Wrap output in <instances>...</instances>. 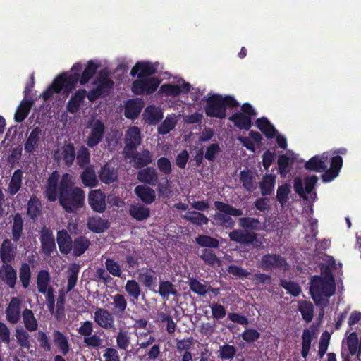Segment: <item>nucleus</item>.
Returning <instances> with one entry per match:
<instances>
[{
	"instance_id": "1",
	"label": "nucleus",
	"mask_w": 361,
	"mask_h": 361,
	"mask_svg": "<svg viewBox=\"0 0 361 361\" xmlns=\"http://www.w3.org/2000/svg\"><path fill=\"white\" fill-rule=\"evenodd\" d=\"M99 65L93 61H89L82 72V65L75 63L71 69V73L59 74L53 81L51 85L47 88V99L49 97L52 92L61 93L62 92L69 93L75 88L78 82L81 85H85L96 73Z\"/></svg>"
},
{
	"instance_id": "2",
	"label": "nucleus",
	"mask_w": 361,
	"mask_h": 361,
	"mask_svg": "<svg viewBox=\"0 0 361 361\" xmlns=\"http://www.w3.org/2000/svg\"><path fill=\"white\" fill-rule=\"evenodd\" d=\"M69 175L65 173L60 180L56 200L68 213H76L85 206V191L78 186H72L68 179Z\"/></svg>"
},
{
	"instance_id": "3",
	"label": "nucleus",
	"mask_w": 361,
	"mask_h": 361,
	"mask_svg": "<svg viewBox=\"0 0 361 361\" xmlns=\"http://www.w3.org/2000/svg\"><path fill=\"white\" fill-rule=\"evenodd\" d=\"M336 284L332 274L329 271L324 277L314 275L310 281V293L317 307H326L329 298L334 295Z\"/></svg>"
},
{
	"instance_id": "4",
	"label": "nucleus",
	"mask_w": 361,
	"mask_h": 361,
	"mask_svg": "<svg viewBox=\"0 0 361 361\" xmlns=\"http://www.w3.org/2000/svg\"><path fill=\"white\" fill-rule=\"evenodd\" d=\"M238 224L243 229H233L230 232L228 235L230 240L240 245H252L256 248L259 247L262 243L257 239L258 234L247 230H258L259 219L252 217H242L238 219Z\"/></svg>"
},
{
	"instance_id": "5",
	"label": "nucleus",
	"mask_w": 361,
	"mask_h": 361,
	"mask_svg": "<svg viewBox=\"0 0 361 361\" xmlns=\"http://www.w3.org/2000/svg\"><path fill=\"white\" fill-rule=\"evenodd\" d=\"M206 102L204 111L208 117L223 119L226 116V108L233 109L239 106L238 101L231 95L222 96L214 94L207 98L204 97Z\"/></svg>"
},
{
	"instance_id": "6",
	"label": "nucleus",
	"mask_w": 361,
	"mask_h": 361,
	"mask_svg": "<svg viewBox=\"0 0 361 361\" xmlns=\"http://www.w3.org/2000/svg\"><path fill=\"white\" fill-rule=\"evenodd\" d=\"M215 209L219 212L213 215V219L216 226L226 229H233L235 225V220L231 216H240L243 215L242 209L221 201L214 202Z\"/></svg>"
},
{
	"instance_id": "7",
	"label": "nucleus",
	"mask_w": 361,
	"mask_h": 361,
	"mask_svg": "<svg viewBox=\"0 0 361 361\" xmlns=\"http://www.w3.org/2000/svg\"><path fill=\"white\" fill-rule=\"evenodd\" d=\"M159 77L137 78L131 85V91L135 95H150L154 93L161 84Z\"/></svg>"
},
{
	"instance_id": "8",
	"label": "nucleus",
	"mask_w": 361,
	"mask_h": 361,
	"mask_svg": "<svg viewBox=\"0 0 361 361\" xmlns=\"http://www.w3.org/2000/svg\"><path fill=\"white\" fill-rule=\"evenodd\" d=\"M87 202L95 212L103 213L106 209V195L100 189L91 190L87 195Z\"/></svg>"
},
{
	"instance_id": "9",
	"label": "nucleus",
	"mask_w": 361,
	"mask_h": 361,
	"mask_svg": "<svg viewBox=\"0 0 361 361\" xmlns=\"http://www.w3.org/2000/svg\"><path fill=\"white\" fill-rule=\"evenodd\" d=\"M158 63L150 61H138L130 70V75L137 78L152 77L157 73Z\"/></svg>"
},
{
	"instance_id": "10",
	"label": "nucleus",
	"mask_w": 361,
	"mask_h": 361,
	"mask_svg": "<svg viewBox=\"0 0 361 361\" xmlns=\"http://www.w3.org/2000/svg\"><path fill=\"white\" fill-rule=\"evenodd\" d=\"M93 319L94 322L102 329L106 330L115 329L114 316L106 309L97 308Z\"/></svg>"
},
{
	"instance_id": "11",
	"label": "nucleus",
	"mask_w": 361,
	"mask_h": 361,
	"mask_svg": "<svg viewBox=\"0 0 361 361\" xmlns=\"http://www.w3.org/2000/svg\"><path fill=\"white\" fill-rule=\"evenodd\" d=\"M127 159H131L134 162V167L141 169L152 162V154L148 149H144L142 152L131 151L124 154Z\"/></svg>"
},
{
	"instance_id": "12",
	"label": "nucleus",
	"mask_w": 361,
	"mask_h": 361,
	"mask_svg": "<svg viewBox=\"0 0 361 361\" xmlns=\"http://www.w3.org/2000/svg\"><path fill=\"white\" fill-rule=\"evenodd\" d=\"M288 265L285 258L278 254L267 253L261 258V268L263 270L283 269Z\"/></svg>"
},
{
	"instance_id": "13",
	"label": "nucleus",
	"mask_w": 361,
	"mask_h": 361,
	"mask_svg": "<svg viewBox=\"0 0 361 361\" xmlns=\"http://www.w3.org/2000/svg\"><path fill=\"white\" fill-rule=\"evenodd\" d=\"M105 133V126L100 119L94 121L91 131L87 138L86 144L93 148L102 140Z\"/></svg>"
},
{
	"instance_id": "14",
	"label": "nucleus",
	"mask_w": 361,
	"mask_h": 361,
	"mask_svg": "<svg viewBox=\"0 0 361 361\" xmlns=\"http://www.w3.org/2000/svg\"><path fill=\"white\" fill-rule=\"evenodd\" d=\"M141 143L140 130L137 126L129 128L126 134L124 154L126 152L135 151Z\"/></svg>"
},
{
	"instance_id": "15",
	"label": "nucleus",
	"mask_w": 361,
	"mask_h": 361,
	"mask_svg": "<svg viewBox=\"0 0 361 361\" xmlns=\"http://www.w3.org/2000/svg\"><path fill=\"white\" fill-rule=\"evenodd\" d=\"M328 160L327 153L315 155L305 162L304 167L310 171L323 172L327 169Z\"/></svg>"
},
{
	"instance_id": "16",
	"label": "nucleus",
	"mask_w": 361,
	"mask_h": 361,
	"mask_svg": "<svg viewBox=\"0 0 361 361\" xmlns=\"http://www.w3.org/2000/svg\"><path fill=\"white\" fill-rule=\"evenodd\" d=\"M99 178L102 183L110 185L118 181V169L109 162L104 164L98 172Z\"/></svg>"
},
{
	"instance_id": "17",
	"label": "nucleus",
	"mask_w": 361,
	"mask_h": 361,
	"mask_svg": "<svg viewBox=\"0 0 361 361\" xmlns=\"http://www.w3.org/2000/svg\"><path fill=\"white\" fill-rule=\"evenodd\" d=\"M21 301L18 298H11L7 308L6 309V319L8 322L15 324L20 319Z\"/></svg>"
},
{
	"instance_id": "18",
	"label": "nucleus",
	"mask_w": 361,
	"mask_h": 361,
	"mask_svg": "<svg viewBox=\"0 0 361 361\" xmlns=\"http://www.w3.org/2000/svg\"><path fill=\"white\" fill-rule=\"evenodd\" d=\"M137 180L149 185H156L159 180L158 172L154 167H145L141 169L137 175Z\"/></svg>"
},
{
	"instance_id": "19",
	"label": "nucleus",
	"mask_w": 361,
	"mask_h": 361,
	"mask_svg": "<svg viewBox=\"0 0 361 361\" xmlns=\"http://www.w3.org/2000/svg\"><path fill=\"white\" fill-rule=\"evenodd\" d=\"M73 239L65 229L57 232L56 241L59 251L63 255L71 254L73 245Z\"/></svg>"
},
{
	"instance_id": "20",
	"label": "nucleus",
	"mask_w": 361,
	"mask_h": 361,
	"mask_svg": "<svg viewBox=\"0 0 361 361\" xmlns=\"http://www.w3.org/2000/svg\"><path fill=\"white\" fill-rule=\"evenodd\" d=\"M143 108V102L141 99H131L126 102L124 109V115L128 119L134 120L137 118Z\"/></svg>"
},
{
	"instance_id": "21",
	"label": "nucleus",
	"mask_w": 361,
	"mask_h": 361,
	"mask_svg": "<svg viewBox=\"0 0 361 361\" xmlns=\"http://www.w3.org/2000/svg\"><path fill=\"white\" fill-rule=\"evenodd\" d=\"M93 84L97 85L96 88L102 93L103 97L106 96L114 86L113 80L108 78V72L105 70H102L99 72V77Z\"/></svg>"
},
{
	"instance_id": "22",
	"label": "nucleus",
	"mask_w": 361,
	"mask_h": 361,
	"mask_svg": "<svg viewBox=\"0 0 361 361\" xmlns=\"http://www.w3.org/2000/svg\"><path fill=\"white\" fill-rule=\"evenodd\" d=\"M0 279L11 288H14L17 280L16 270L9 264H3L0 267Z\"/></svg>"
},
{
	"instance_id": "23",
	"label": "nucleus",
	"mask_w": 361,
	"mask_h": 361,
	"mask_svg": "<svg viewBox=\"0 0 361 361\" xmlns=\"http://www.w3.org/2000/svg\"><path fill=\"white\" fill-rule=\"evenodd\" d=\"M42 141V130L39 128H35L25 143V150L29 153L37 151Z\"/></svg>"
},
{
	"instance_id": "24",
	"label": "nucleus",
	"mask_w": 361,
	"mask_h": 361,
	"mask_svg": "<svg viewBox=\"0 0 361 361\" xmlns=\"http://www.w3.org/2000/svg\"><path fill=\"white\" fill-rule=\"evenodd\" d=\"M90 240L84 235H79L73 240L71 254L75 257L82 255L90 247Z\"/></svg>"
},
{
	"instance_id": "25",
	"label": "nucleus",
	"mask_w": 361,
	"mask_h": 361,
	"mask_svg": "<svg viewBox=\"0 0 361 361\" xmlns=\"http://www.w3.org/2000/svg\"><path fill=\"white\" fill-rule=\"evenodd\" d=\"M110 226L109 221L99 216L90 217L87 219V228L94 233H101L107 230Z\"/></svg>"
},
{
	"instance_id": "26",
	"label": "nucleus",
	"mask_w": 361,
	"mask_h": 361,
	"mask_svg": "<svg viewBox=\"0 0 361 361\" xmlns=\"http://www.w3.org/2000/svg\"><path fill=\"white\" fill-rule=\"evenodd\" d=\"M134 192L140 200L147 204H152L156 199L155 191L146 185L136 186Z\"/></svg>"
},
{
	"instance_id": "27",
	"label": "nucleus",
	"mask_w": 361,
	"mask_h": 361,
	"mask_svg": "<svg viewBox=\"0 0 361 361\" xmlns=\"http://www.w3.org/2000/svg\"><path fill=\"white\" fill-rule=\"evenodd\" d=\"M143 117L145 123L155 126L162 120L163 112L154 105H150L145 108Z\"/></svg>"
},
{
	"instance_id": "28",
	"label": "nucleus",
	"mask_w": 361,
	"mask_h": 361,
	"mask_svg": "<svg viewBox=\"0 0 361 361\" xmlns=\"http://www.w3.org/2000/svg\"><path fill=\"white\" fill-rule=\"evenodd\" d=\"M59 178V174L57 171H55L47 180V198L51 202L56 200V193L59 185V183L58 184Z\"/></svg>"
},
{
	"instance_id": "29",
	"label": "nucleus",
	"mask_w": 361,
	"mask_h": 361,
	"mask_svg": "<svg viewBox=\"0 0 361 361\" xmlns=\"http://www.w3.org/2000/svg\"><path fill=\"white\" fill-rule=\"evenodd\" d=\"M255 124L257 128L268 139H272L275 137L277 134V130L265 117L257 118L255 121Z\"/></svg>"
},
{
	"instance_id": "30",
	"label": "nucleus",
	"mask_w": 361,
	"mask_h": 361,
	"mask_svg": "<svg viewBox=\"0 0 361 361\" xmlns=\"http://www.w3.org/2000/svg\"><path fill=\"white\" fill-rule=\"evenodd\" d=\"M228 119L233 123L236 128L240 130H248L252 125V118L240 111L232 114Z\"/></svg>"
},
{
	"instance_id": "31",
	"label": "nucleus",
	"mask_w": 361,
	"mask_h": 361,
	"mask_svg": "<svg viewBox=\"0 0 361 361\" xmlns=\"http://www.w3.org/2000/svg\"><path fill=\"white\" fill-rule=\"evenodd\" d=\"M84 170L80 174L82 184L85 187L94 188L98 185V179L94 169V166L90 165L83 168Z\"/></svg>"
},
{
	"instance_id": "32",
	"label": "nucleus",
	"mask_w": 361,
	"mask_h": 361,
	"mask_svg": "<svg viewBox=\"0 0 361 361\" xmlns=\"http://www.w3.org/2000/svg\"><path fill=\"white\" fill-rule=\"evenodd\" d=\"M85 94L86 91L85 90H78L73 94L67 103V111L71 114L78 112L85 97Z\"/></svg>"
},
{
	"instance_id": "33",
	"label": "nucleus",
	"mask_w": 361,
	"mask_h": 361,
	"mask_svg": "<svg viewBox=\"0 0 361 361\" xmlns=\"http://www.w3.org/2000/svg\"><path fill=\"white\" fill-rule=\"evenodd\" d=\"M113 300V311L114 314L117 317H121L127 308L128 302L124 295L116 293L111 296Z\"/></svg>"
},
{
	"instance_id": "34",
	"label": "nucleus",
	"mask_w": 361,
	"mask_h": 361,
	"mask_svg": "<svg viewBox=\"0 0 361 361\" xmlns=\"http://www.w3.org/2000/svg\"><path fill=\"white\" fill-rule=\"evenodd\" d=\"M23 184V171L17 169L13 173L9 181L6 192L10 195H16L22 187Z\"/></svg>"
},
{
	"instance_id": "35",
	"label": "nucleus",
	"mask_w": 361,
	"mask_h": 361,
	"mask_svg": "<svg viewBox=\"0 0 361 361\" xmlns=\"http://www.w3.org/2000/svg\"><path fill=\"white\" fill-rule=\"evenodd\" d=\"M130 215L137 221L147 219L150 215V209L141 204H132L129 209Z\"/></svg>"
},
{
	"instance_id": "36",
	"label": "nucleus",
	"mask_w": 361,
	"mask_h": 361,
	"mask_svg": "<svg viewBox=\"0 0 361 361\" xmlns=\"http://www.w3.org/2000/svg\"><path fill=\"white\" fill-rule=\"evenodd\" d=\"M79 272L80 266L76 263H73L68 267L66 271L68 280L66 293L71 291L76 286Z\"/></svg>"
},
{
	"instance_id": "37",
	"label": "nucleus",
	"mask_w": 361,
	"mask_h": 361,
	"mask_svg": "<svg viewBox=\"0 0 361 361\" xmlns=\"http://www.w3.org/2000/svg\"><path fill=\"white\" fill-rule=\"evenodd\" d=\"M158 293L164 300H169V295L178 296V291L176 286L169 281H162L159 282Z\"/></svg>"
},
{
	"instance_id": "38",
	"label": "nucleus",
	"mask_w": 361,
	"mask_h": 361,
	"mask_svg": "<svg viewBox=\"0 0 361 361\" xmlns=\"http://www.w3.org/2000/svg\"><path fill=\"white\" fill-rule=\"evenodd\" d=\"M138 279L141 281L142 285L149 290L156 292L152 288L156 286L157 278L154 276V271L152 269H148L147 271L139 273Z\"/></svg>"
},
{
	"instance_id": "39",
	"label": "nucleus",
	"mask_w": 361,
	"mask_h": 361,
	"mask_svg": "<svg viewBox=\"0 0 361 361\" xmlns=\"http://www.w3.org/2000/svg\"><path fill=\"white\" fill-rule=\"evenodd\" d=\"M54 343L63 355H66L68 353L70 346L68 339L60 331H54Z\"/></svg>"
},
{
	"instance_id": "40",
	"label": "nucleus",
	"mask_w": 361,
	"mask_h": 361,
	"mask_svg": "<svg viewBox=\"0 0 361 361\" xmlns=\"http://www.w3.org/2000/svg\"><path fill=\"white\" fill-rule=\"evenodd\" d=\"M276 176L271 173L266 174L259 184V188L262 196H267L274 190Z\"/></svg>"
},
{
	"instance_id": "41",
	"label": "nucleus",
	"mask_w": 361,
	"mask_h": 361,
	"mask_svg": "<svg viewBox=\"0 0 361 361\" xmlns=\"http://www.w3.org/2000/svg\"><path fill=\"white\" fill-rule=\"evenodd\" d=\"M183 218L191 224L198 226L207 225L209 223L208 217H207L203 213L197 211L188 212Z\"/></svg>"
},
{
	"instance_id": "42",
	"label": "nucleus",
	"mask_w": 361,
	"mask_h": 361,
	"mask_svg": "<svg viewBox=\"0 0 361 361\" xmlns=\"http://www.w3.org/2000/svg\"><path fill=\"white\" fill-rule=\"evenodd\" d=\"M0 255L4 264H9L14 259L15 252L9 240L3 241L0 250Z\"/></svg>"
},
{
	"instance_id": "43",
	"label": "nucleus",
	"mask_w": 361,
	"mask_h": 361,
	"mask_svg": "<svg viewBox=\"0 0 361 361\" xmlns=\"http://www.w3.org/2000/svg\"><path fill=\"white\" fill-rule=\"evenodd\" d=\"M125 290L133 302L137 301L141 294V288L139 283L133 279L128 280L125 286Z\"/></svg>"
},
{
	"instance_id": "44",
	"label": "nucleus",
	"mask_w": 361,
	"mask_h": 361,
	"mask_svg": "<svg viewBox=\"0 0 361 361\" xmlns=\"http://www.w3.org/2000/svg\"><path fill=\"white\" fill-rule=\"evenodd\" d=\"M240 180L243 188L248 192H252L255 189V177L252 171L245 169L240 172Z\"/></svg>"
},
{
	"instance_id": "45",
	"label": "nucleus",
	"mask_w": 361,
	"mask_h": 361,
	"mask_svg": "<svg viewBox=\"0 0 361 361\" xmlns=\"http://www.w3.org/2000/svg\"><path fill=\"white\" fill-rule=\"evenodd\" d=\"M298 310L302 319L307 323L310 322L314 316V306L310 301L303 300L299 302Z\"/></svg>"
},
{
	"instance_id": "46",
	"label": "nucleus",
	"mask_w": 361,
	"mask_h": 361,
	"mask_svg": "<svg viewBox=\"0 0 361 361\" xmlns=\"http://www.w3.org/2000/svg\"><path fill=\"white\" fill-rule=\"evenodd\" d=\"M23 220L19 213H16L13 216L12 225V239L15 242H18L23 235Z\"/></svg>"
},
{
	"instance_id": "47",
	"label": "nucleus",
	"mask_w": 361,
	"mask_h": 361,
	"mask_svg": "<svg viewBox=\"0 0 361 361\" xmlns=\"http://www.w3.org/2000/svg\"><path fill=\"white\" fill-rule=\"evenodd\" d=\"M32 106L30 100H23L18 107L14 118L16 122L20 123L25 119Z\"/></svg>"
},
{
	"instance_id": "48",
	"label": "nucleus",
	"mask_w": 361,
	"mask_h": 361,
	"mask_svg": "<svg viewBox=\"0 0 361 361\" xmlns=\"http://www.w3.org/2000/svg\"><path fill=\"white\" fill-rule=\"evenodd\" d=\"M75 157L77 164L80 168L83 169L86 166H90V150L84 145L79 148Z\"/></svg>"
},
{
	"instance_id": "49",
	"label": "nucleus",
	"mask_w": 361,
	"mask_h": 361,
	"mask_svg": "<svg viewBox=\"0 0 361 361\" xmlns=\"http://www.w3.org/2000/svg\"><path fill=\"white\" fill-rule=\"evenodd\" d=\"M62 157L64 161V164L67 166H71L73 165L74 160L75 159V149L73 143L69 142L64 145L62 149Z\"/></svg>"
},
{
	"instance_id": "50",
	"label": "nucleus",
	"mask_w": 361,
	"mask_h": 361,
	"mask_svg": "<svg viewBox=\"0 0 361 361\" xmlns=\"http://www.w3.org/2000/svg\"><path fill=\"white\" fill-rule=\"evenodd\" d=\"M195 243L202 247L218 248L219 247V241L210 235H200L195 238Z\"/></svg>"
},
{
	"instance_id": "51",
	"label": "nucleus",
	"mask_w": 361,
	"mask_h": 361,
	"mask_svg": "<svg viewBox=\"0 0 361 361\" xmlns=\"http://www.w3.org/2000/svg\"><path fill=\"white\" fill-rule=\"evenodd\" d=\"M41 203L36 197H32L27 203V214L34 221L41 216Z\"/></svg>"
},
{
	"instance_id": "52",
	"label": "nucleus",
	"mask_w": 361,
	"mask_h": 361,
	"mask_svg": "<svg viewBox=\"0 0 361 361\" xmlns=\"http://www.w3.org/2000/svg\"><path fill=\"white\" fill-rule=\"evenodd\" d=\"M279 286L286 290L288 293L294 297L298 296L302 291L300 285L293 281L280 279Z\"/></svg>"
},
{
	"instance_id": "53",
	"label": "nucleus",
	"mask_w": 361,
	"mask_h": 361,
	"mask_svg": "<svg viewBox=\"0 0 361 361\" xmlns=\"http://www.w3.org/2000/svg\"><path fill=\"white\" fill-rule=\"evenodd\" d=\"M302 338L301 355L303 358L306 359L310 350L312 339V334L311 331L307 329H305L302 332Z\"/></svg>"
},
{
	"instance_id": "54",
	"label": "nucleus",
	"mask_w": 361,
	"mask_h": 361,
	"mask_svg": "<svg viewBox=\"0 0 361 361\" xmlns=\"http://www.w3.org/2000/svg\"><path fill=\"white\" fill-rule=\"evenodd\" d=\"M182 90L179 85L169 83L162 85L159 90V94H164L166 96L173 97L179 96Z\"/></svg>"
},
{
	"instance_id": "55",
	"label": "nucleus",
	"mask_w": 361,
	"mask_h": 361,
	"mask_svg": "<svg viewBox=\"0 0 361 361\" xmlns=\"http://www.w3.org/2000/svg\"><path fill=\"white\" fill-rule=\"evenodd\" d=\"M219 357L223 360H231L235 355L237 350L234 345L224 344L219 348Z\"/></svg>"
},
{
	"instance_id": "56",
	"label": "nucleus",
	"mask_w": 361,
	"mask_h": 361,
	"mask_svg": "<svg viewBox=\"0 0 361 361\" xmlns=\"http://www.w3.org/2000/svg\"><path fill=\"white\" fill-rule=\"evenodd\" d=\"M107 271L115 277H121L122 269L121 264L113 258L108 257L105 261Z\"/></svg>"
},
{
	"instance_id": "57",
	"label": "nucleus",
	"mask_w": 361,
	"mask_h": 361,
	"mask_svg": "<svg viewBox=\"0 0 361 361\" xmlns=\"http://www.w3.org/2000/svg\"><path fill=\"white\" fill-rule=\"evenodd\" d=\"M177 123L176 120L171 116H167L158 127V133L161 135H166L172 130Z\"/></svg>"
},
{
	"instance_id": "58",
	"label": "nucleus",
	"mask_w": 361,
	"mask_h": 361,
	"mask_svg": "<svg viewBox=\"0 0 361 361\" xmlns=\"http://www.w3.org/2000/svg\"><path fill=\"white\" fill-rule=\"evenodd\" d=\"M24 324L29 331H35L37 328V323L30 310L25 309L22 314Z\"/></svg>"
},
{
	"instance_id": "59",
	"label": "nucleus",
	"mask_w": 361,
	"mask_h": 361,
	"mask_svg": "<svg viewBox=\"0 0 361 361\" xmlns=\"http://www.w3.org/2000/svg\"><path fill=\"white\" fill-rule=\"evenodd\" d=\"M290 164V157L286 154H281L278 157L279 173L281 177H285L289 172Z\"/></svg>"
},
{
	"instance_id": "60",
	"label": "nucleus",
	"mask_w": 361,
	"mask_h": 361,
	"mask_svg": "<svg viewBox=\"0 0 361 361\" xmlns=\"http://www.w3.org/2000/svg\"><path fill=\"white\" fill-rule=\"evenodd\" d=\"M290 192V186L286 183L282 184L278 187L276 192V199L282 207H283L287 203L288 195Z\"/></svg>"
},
{
	"instance_id": "61",
	"label": "nucleus",
	"mask_w": 361,
	"mask_h": 361,
	"mask_svg": "<svg viewBox=\"0 0 361 361\" xmlns=\"http://www.w3.org/2000/svg\"><path fill=\"white\" fill-rule=\"evenodd\" d=\"M188 285L190 290L199 295H204L207 292V286L200 283L195 278H190Z\"/></svg>"
},
{
	"instance_id": "62",
	"label": "nucleus",
	"mask_w": 361,
	"mask_h": 361,
	"mask_svg": "<svg viewBox=\"0 0 361 361\" xmlns=\"http://www.w3.org/2000/svg\"><path fill=\"white\" fill-rule=\"evenodd\" d=\"M222 150L219 143H212L207 146L204 154V158L210 162H214L216 157L221 153Z\"/></svg>"
},
{
	"instance_id": "63",
	"label": "nucleus",
	"mask_w": 361,
	"mask_h": 361,
	"mask_svg": "<svg viewBox=\"0 0 361 361\" xmlns=\"http://www.w3.org/2000/svg\"><path fill=\"white\" fill-rule=\"evenodd\" d=\"M199 257L207 264L214 265L216 263L219 262V259L215 255L213 250L209 249H204L201 251V254Z\"/></svg>"
},
{
	"instance_id": "64",
	"label": "nucleus",
	"mask_w": 361,
	"mask_h": 361,
	"mask_svg": "<svg viewBox=\"0 0 361 361\" xmlns=\"http://www.w3.org/2000/svg\"><path fill=\"white\" fill-rule=\"evenodd\" d=\"M157 168L159 171L164 174L169 175L172 172L171 162L169 158L162 157L157 159Z\"/></svg>"
}]
</instances>
